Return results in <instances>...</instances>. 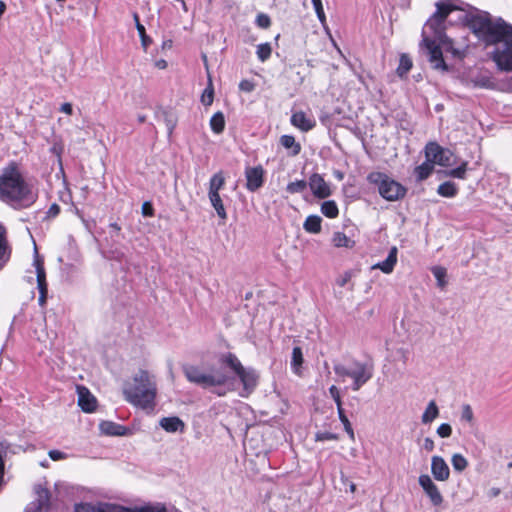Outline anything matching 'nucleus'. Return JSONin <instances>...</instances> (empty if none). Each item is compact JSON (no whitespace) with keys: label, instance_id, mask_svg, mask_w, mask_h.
I'll return each instance as SVG.
<instances>
[{"label":"nucleus","instance_id":"obj_1","mask_svg":"<svg viewBox=\"0 0 512 512\" xmlns=\"http://www.w3.org/2000/svg\"><path fill=\"white\" fill-rule=\"evenodd\" d=\"M38 199V193L33 191L20 172L18 163L9 162L0 174V201L15 210L31 207Z\"/></svg>","mask_w":512,"mask_h":512},{"label":"nucleus","instance_id":"obj_2","mask_svg":"<svg viewBox=\"0 0 512 512\" xmlns=\"http://www.w3.org/2000/svg\"><path fill=\"white\" fill-rule=\"evenodd\" d=\"M459 19L486 47L495 46L512 31L510 23L501 17L493 19L486 11L465 12Z\"/></svg>","mask_w":512,"mask_h":512},{"label":"nucleus","instance_id":"obj_3","mask_svg":"<svg viewBox=\"0 0 512 512\" xmlns=\"http://www.w3.org/2000/svg\"><path fill=\"white\" fill-rule=\"evenodd\" d=\"M463 4L464 2L461 0H439L436 2V11L428 18L422 28V38L434 39L435 42H439L443 46L446 52L456 55L458 51L454 49L453 40L446 34V20L452 12L464 11Z\"/></svg>","mask_w":512,"mask_h":512},{"label":"nucleus","instance_id":"obj_4","mask_svg":"<svg viewBox=\"0 0 512 512\" xmlns=\"http://www.w3.org/2000/svg\"><path fill=\"white\" fill-rule=\"evenodd\" d=\"M157 394L156 383L147 370L140 369L133 377V382L123 388L127 402L142 409H154Z\"/></svg>","mask_w":512,"mask_h":512},{"label":"nucleus","instance_id":"obj_5","mask_svg":"<svg viewBox=\"0 0 512 512\" xmlns=\"http://www.w3.org/2000/svg\"><path fill=\"white\" fill-rule=\"evenodd\" d=\"M219 363L228 368L239 379L242 385V389L239 391L240 397L247 398L256 390L259 385L260 374L254 367H244L232 352L222 354Z\"/></svg>","mask_w":512,"mask_h":512},{"label":"nucleus","instance_id":"obj_6","mask_svg":"<svg viewBox=\"0 0 512 512\" xmlns=\"http://www.w3.org/2000/svg\"><path fill=\"white\" fill-rule=\"evenodd\" d=\"M186 379L204 389L210 387L227 386L229 390H234L235 377L225 373L206 374L196 365L185 364L182 366Z\"/></svg>","mask_w":512,"mask_h":512},{"label":"nucleus","instance_id":"obj_7","mask_svg":"<svg viewBox=\"0 0 512 512\" xmlns=\"http://www.w3.org/2000/svg\"><path fill=\"white\" fill-rule=\"evenodd\" d=\"M367 181L377 187L379 195L389 202L403 199L408 191L404 185L380 171L370 172Z\"/></svg>","mask_w":512,"mask_h":512},{"label":"nucleus","instance_id":"obj_8","mask_svg":"<svg viewBox=\"0 0 512 512\" xmlns=\"http://www.w3.org/2000/svg\"><path fill=\"white\" fill-rule=\"evenodd\" d=\"M491 59L498 70L512 72V31L494 46Z\"/></svg>","mask_w":512,"mask_h":512},{"label":"nucleus","instance_id":"obj_9","mask_svg":"<svg viewBox=\"0 0 512 512\" xmlns=\"http://www.w3.org/2000/svg\"><path fill=\"white\" fill-rule=\"evenodd\" d=\"M420 46L425 47L427 50L428 60L435 70H441L443 72L449 71V66L443 57V46L439 42H435L434 39L425 38L421 40Z\"/></svg>","mask_w":512,"mask_h":512},{"label":"nucleus","instance_id":"obj_10","mask_svg":"<svg viewBox=\"0 0 512 512\" xmlns=\"http://www.w3.org/2000/svg\"><path fill=\"white\" fill-rule=\"evenodd\" d=\"M354 369L351 370L349 378L353 380L352 390L358 391L363 385H365L372 377L374 373L373 363L360 362L353 360Z\"/></svg>","mask_w":512,"mask_h":512},{"label":"nucleus","instance_id":"obj_11","mask_svg":"<svg viewBox=\"0 0 512 512\" xmlns=\"http://www.w3.org/2000/svg\"><path fill=\"white\" fill-rule=\"evenodd\" d=\"M418 482L426 496L429 498L431 504L434 507L441 506L444 498L431 477L428 474H421L418 478Z\"/></svg>","mask_w":512,"mask_h":512},{"label":"nucleus","instance_id":"obj_12","mask_svg":"<svg viewBox=\"0 0 512 512\" xmlns=\"http://www.w3.org/2000/svg\"><path fill=\"white\" fill-rule=\"evenodd\" d=\"M245 187L249 192L258 191L265 183V170L262 165L245 168Z\"/></svg>","mask_w":512,"mask_h":512},{"label":"nucleus","instance_id":"obj_13","mask_svg":"<svg viewBox=\"0 0 512 512\" xmlns=\"http://www.w3.org/2000/svg\"><path fill=\"white\" fill-rule=\"evenodd\" d=\"M308 186L317 199H326L332 195V190L324 177L319 173H313L308 180Z\"/></svg>","mask_w":512,"mask_h":512},{"label":"nucleus","instance_id":"obj_14","mask_svg":"<svg viewBox=\"0 0 512 512\" xmlns=\"http://www.w3.org/2000/svg\"><path fill=\"white\" fill-rule=\"evenodd\" d=\"M34 492L37 498L31 503L32 512H48L51 508V493L48 488L41 484H36L34 486Z\"/></svg>","mask_w":512,"mask_h":512},{"label":"nucleus","instance_id":"obj_15","mask_svg":"<svg viewBox=\"0 0 512 512\" xmlns=\"http://www.w3.org/2000/svg\"><path fill=\"white\" fill-rule=\"evenodd\" d=\"M78 392V406L85 413H92L97 408V399L96 397L89 391L88 388L84 386L77 387Z\"/></svg>","mask_w":512,"mask_h":512},{"label":"nucleus","instance_id":"obj_16","mask_svg":"<svg viewBox=\"0 0 512 512\" xmlns=\"http://www.w3.org/2000/svg\"><path fill=\"white\" fill-rule=\"evenodd\" d=\"M431 473L435 480L444 482L450 477V468L443 457L435 455L431 459Z\"/></svg>","mask_w":512,"mask_h":512},{"label":"nucleus","instance_id":"obj_17","mask_svg":"<svg viewBox=\"0 0 512 512\" xmlns=\"http://www.w3.org/2000/svg\"><path fill=\"white\" fill-rule=\"evenodd\" d=\"M155 117L158 120L164 121L167 128L168 137L170 138L178 122V117L175 111L169 107H158L155 111Z\"/></svg>","mask_w":512,"mask_h":512},{"label":"nucleus","instance_id":"obj_18","mask_svg":"<svg viewBox=\"0 0 512 512\" xmlns=\"http://www.w3.org/2000/svg\"><path fill=\"white\" fill-rule=\"evenodd\" d=\"M116 504L80 502L74 505V512H117Z\"/></svg>","mask_w":512,"mask_h":512},{"label":"nucleus","instance_id":"obj_19","mask_svg":"<svg viewBox=\"0 0 512 512\" xmlns=\"http://www.w3.org/2000/svg\"><path fill=\"white\" fill-rule=\"evenodd\" d=\"M290 122L302 132H308L316 126V121L308 117L303 111L294 112L291 115Z\"/></svg>","mask_w":512,"mask_h":512},{"label":"nucleus","instance_id":"obj_20","mask_svg":"<svg viewBox=\"0 0 512 512\" xmlns=\"http://www.w3.org/2000/svg\"><path fill=\"white\" fill-rule=\"evenodd\" d=\"M397 254L398 249L396 246L391 247L389 253L385 260L377 262L374 264L371 269H379L385 274H390L393 272L396 264H397Z\"/></svg>","mask_w":512,"mask_h":512},{"label":"nucleus","instance_id":"obj_21","mask_svg":"<svg viewBox=\"0 0 512 512\" xmlns=\"http://www.w3.org/2000/svg\"><path fill=\"white\" fill-rule=\"evenodd\" d=\"M159 425L168 433H183L185 431V423L178 416L163 417L160 419Z\"/></svg>","mask_w":512,"mask_h":512},{"label":"nucleus","instance_id":"obj_22","mask_svg":"<svg viewBox=\"0 0 512 512\" xmlns=\"http://www.w3.org/2000/svg\"><path fill=\"white\" fill-rule=\"evenodd\" d=\"M100 429L105 435L109 436H125L130 433L129 428L112 421L101 422Z\"/></svg>","mask_w":512,"mask_h":512},{"label":"nucleus","instance_id":"obj_23","mask_svg":"<svg viewBox=\"0 0 512 512\" xmlns=\"http://www.w3.org/2000/svg\"><path fill=\"white\" fill-rule=\"evenodd\" d=\"M117 512H167V508L164 504H147L141 507H125L117 505Z\"/></svg>","mask_w":512,"mask_h":512},{"label":"nucleus","instance_id":"obj_24","mask_svg":"<svg viewBox=\"0 0 512 512\" xmlns=\"http://www.w3.org/2000/svg\"><path fill=\"white\" fill-rule=\"evenodd\" d=\"M11 247L7 239V230L0 222V261H8L11 256Z\"/></svg>","mask_w":512,"mask_h":512},{"label":"nucleus","instance_id":"obj_25","mask_svg":"<svg viewBox=\"0 0 512 512\" xmlns=\"http://www.w3.org/2000/svg\"><path fill=\"white\" fill-rule=\"evenodd\" d=\"M449 153V150L442 148L437 142H429L425 146V157L426 161L434 164L435 159L441 154Z\"/></svg>","mask_w":512,"mask_h":512},{"label":"nucleus","instance_id":"obj_26","mask_svg":"<svg viewBox=\"0 0 512 512\" xmlns=\"http://www.w3.org/2000/svg\"><path fill=\"white\" fill-rule=\"evenodd\" d=\"M322 218L319 215H309L304 223L303 229L311 234H318L322 230Z\"/></svg>","mask_w":512,"mask_h":512},{"label":"nucleus","instance_id":"obj_27","mask_svg":"<svg viewBox=\"0 0 512 512\" xmlns=\"http://www.w3.org/2000/svg\"><path fill=\"white\" fill-rule=\"evenodd\" d=\"M225 185V177L222 171L213 174L209 181L208 194H220Z\"/></svg>","mask_w":512,"mask_h":512},{"label":"nucleus","instance_id":"obj_28","mask_svg":"<svg viewBox=\"0 0 512 512\" xmlns=\"http://www.w3.org/2000/svg\"><path fill=\"white\" fill-rule=\"evenodd\" d=\"M332 244L337 248H353L355 246V241L350 237L346 236L345 233L337 231L333 233L332 236Z\"/></svg>","mask_w":512,"mask_h":512},{"label":"nucleus","instance_id":"obj_29","mask_svg":"<svg viewBox=\"0 0 512 512\" xmlns=\"http://www.w3.org/2000/svg\"><path fill=\"white\" fill-rule=\"evenodd\" d=\"M459 188L453 181H445L437 188V193L445 198H453L457 196Z\"/></svg>","mask_w":512,"mask_h":512},{"label":"nucleus","instance_id":"obj_30","mask_svg":"<svg viewBox=\"0 0 512 512\" xmlns=\"http://www.w3.org/2000/svg\"><path fill=\"white\" fill-rule=\"evenodd\" d=\"M208 198L212 207L215 209L217 216L221 220L225 221L227 219V212L220 194H208Z\"/></svg>","mask_w":512,"mask_h":512},{"label":"nucleus","instance_id":"obj_31","mask_svg":"<svg viewBox=\"0 0 512 512\" xmlns=\"http://www.w3.org/2000/svg\"><path fill=\"white\" fill-rule=\"evenodd\" d=\"M433 170H434L433 163H431L429 161L423 162L422 164L418 165L414 169V174H415L416 180L417 181L426 180L432 174Z\"/></svg>","mask_w":512,"mask_h":512},{"label":"nucleus","instance_id":"obj_32","mask_svg":"<svg viewBox=\"0 0 512 512\" xmlns=\"http://www.w3.org/2000/svg\"><path fill=\"white\" fill-rule=\"evenodd\" d=\"M304 362L303 352L301 347L295 346L292 350L291 369L296 375L301 374V367Z\"/></svg>","mask_w":512,"mask_h":512},{"label":"nucleus","instance_id":"obj_33","mask_svg":"<svg viewBox=\"0 0 512 512\" xmlns=\"http://www.w3.org/2000/svg\"><path fill=\"white\" fill-rule=\"evenodd\" d=\"M210 128L213 133L221 134L225 129V117L221 111H218L210 118Z\"/></svg>","mask_w":512,"mask_h":512},{"label":"nucleus","instance_id":"obj_34","mask_svg":"<svg viewBox=\"0 0 512 512\" xmlns=\"http://www.w3.org/2000/svg\"><path fill=\"white\" fill-rule=\"evenodd\" d=\"M280 143L284 148L291 149V156H296L301 152L300 143L296 142L295 137L292 135H282Z\"/></svg>","mask_w":512,"mask_h":512},{"label":"nucleus","instance_id":"obj_35","mask_svg":"<svg viewBox=\"0 0 512 512\" xmlns=\"http://www.w3.org/2000/svg\"><path fill=\"white\" fill-rule=\"evenodd\" d=\"M33 264L36 269V278L39 280H46V272L44 268V258L39 255L36 245L34 246V260Z\"/></svg>","mask_w":512,"mask_h":512},{"label":"nucleus","instance_id":"obj_36","mask_svg":"<svg viewBox=\"0 0 512 512\" xmlns=\"http://www.w3.org/2000/svg\"><path fill=\"white\" fill-rule=\"evenodd\" d=\"M412 68V60L407 54H401L399 59V65L396 69L397 75L403 79L407 76V73Z\"/></svg>","mask_w":512,"mask_h":512},{"label":"nucleus","instance_id":"obj_37","mask_svg":"<svg viewBox=\"0 0 512 512\" xmlns=\"http://www.w3.org/2000/svg\"><path fill=\"white\" fill-rule=\"evenodd\" d=\"M438 416H439L438 406L436 405L435 401L432 400L429 402V404L427 405V407L422 415V423L429 424L434 419H436Z\"/></svg>","mask_w":512,"mask_h":512},{"label":"nucleus","instance_id":"obj_38","mask_svg":"<svg viewBox=\"0 0 512 512\" xmlns=\"http://www.w3.org/2000/svg\"><path fill=\"white\" fill-rule=\"evenodd\" d=\"M472 83L473 86L476 88L493 89L495 87L493 78L485 74L477 75L475 78L472 79Z\"/></svg>","mask_w":512,"mask_h":512},{"label":"nucleus","instance_id":"obj_39","mask_svg":"<svg viewBox=\"0 0 512 512\" xmlns=\"http://www.w3.org/2000/svg\"><path fill=\"white\" fill-rule=\"evenodd\" d=\"M321 212L327 218H336L339 214V209L334 200H326L321 204Z\"/></svg>","mask_w":512,"mask_h":512},{"label":"nucleus","instance_id":"obj_40","mask_svg":"<svg viewBox=\"0 0 512 512\" xmlns=\"http://www.w3.org/2000/svg\"><path fill=\"white\" fill-rule=\"evenodd\" d=\"M433 276L437 281V286L443 289L447 285V270L442 266H434L431 269Z\"/></svg>","mask_w":512,"mask_h":512},{"label":"nucleus","instance_id":"obj_41","mask_svg":"<svg viewBox=\"0 0 512 512\" xmlns=\"http://www.w3.org/2000/svg\"><path fill=\"white\" fill-rule=\"evenodd\" d=\"M338 417L341 423L343 424L345 432L349 435L351 439H354V430L352 428V425L346 415V410L341 406L340 408H337Z\"/></svg>","mask_w":512,"mask_h":512},{"label":"nucleus","instance_id":"obj_42","mask_svg":"<svg viewBox=\"0 0 512 512\" xmlns=\"http://www.w3.org/2000/svg\"><path fill=\"white\" fill-rule=\"evenodd\" d=\"M451 463L453 469L459 473L463 472L468 467L467 459L460 453L453 454L451 458Z\"/></svg>","mask_w":512,"mask_h":512},{"label":"nucleus","instance_id":"obj_43","mask_svg":"<svg viewBox=\"0 0 512 512\" xmlns=\"http://www.w3.org/2000/svg\"><path fill=\"white\" fill-rule=\"evenodd\" d=\"M259 61L266 62L272 54V46L269 42L261 43L257 46L256 50Z\"/></svg>","mask_w":512,"mask_h":512},{"label":"nucleus","instance_id":"obj_44","mask_svg":"<svg viewBox=\"0 0 512 512\" xmlns=\"http://www.w3.org/2000/svg\"><path fill=\"white\" fill-rule=\"evenodd\" d=\"M468 162H462L458 167L445 171V175L457 179H465Z\"/></svg>","mask_w":512,"mask_h":512},{"label":"nucleus","instance_id":"obj_45","mask_svg":"<svg viewBox=\"0 0 512 512\" xmlns=\"http://www.w3.org/2000/svg\"><path fill=\"white\" fill-rule=\"evenodd\" d=\"M307 186L308 182L306 180H296L287 184L286 191L290 194H298L304 192Z\"/></svg>","mask_w":512,"mask_h":512},{"label":"nucleus","instance_id":"obj_46","mask_svg":"<svg viewBox=\"0 0 512 512\" xmlns=\"http://www.w3.org/2000/svg\"><path fill=\"white\" fill-rule=\"evenodd\" d=\"M136 30L141 40V46L146 52L149 46L152 44V38L146 34V29L143 24H138Z\"/></svg>","mask_w":512,"mask_h":512},{"label":"nucleus","instance_id":"obj_47","mask_svg":"<svg viewBox=\"0 0 512 512\" xmlns=\"http://www.w3.org/2000/svg\"><path fill=\"white\" fill-rule=\"evenodd\" d=\"M339 436L336 433L328 432V431H318L315 434V441L324 442L330 440H338Z\"/></svg>","mask_w":512,"mask_h":512},{"label":"nucleus","instance_id":"obj_48","mask_svg":"<svg viewBox=\"0 0 512 512\" xmlns=\"http://www.w3.org/2000/svg\"><path fill=\"white\" fill-rule=\"evenodd\" d=\"M213 99H214V90L210 83L209 86L204 90V92L201 96V101L204 105L208 106V105L212 104Z\"/></svg>","mask_w":512,"mask_h":512},{"label":"nucleus","instance_id":"obj_49","mask_svg":"<svg viewBox=\"0 0 512 512\" xmlns=\"http://www.w3.org/2000/svg\"><path fill=\"white\" fill-rule=\"evenodd\" d=\"M255 23L262 29H267L271 25V19L267 14L259 13L256 16Z\"/></svg>","mask_w":512,"mask_h":512},{"label":"nucleus","instance_id":"obj_50","mask_svg":"<svg viewBox=\"0 0 512 512\" xmlns=\"http://www.w3.org/2000/svg\"><path fill=\"white\" fill-rule=\"evenodd\" d=\"M474 419L472 407L469 404H464L461 411V420L471 423Z\"/></svg>","mask_w":512,"mask_h":512},{"label":"nucleus","instance_id":"obj_51","mask_svg":"<svg viewBox=\"0 0 512 512\" xmlns=\"http://www.w3.org/2000/svg\"><path fill=\"white\" fill-rule=\"evenodd\" d=\"M329 394L332 397V399L334 400L337 408H340L341 406H343V402H342L341 395H340V390L338 387H336L335 385L330 386Z\"/></svg>","mask_w":512,"mask_h":512},{"label":"nucleus","instance_id":"obj_52","mask_svg":"<svg viewBox=\"0 0 512 512\" xmlns=\"http://www.w3.org/2000/svg\"><path fill=\"white\" fill-rule=\"evenodd\" d=\"M437 434L441 438H448L452 435V427L448 423H442L437 428Z\"/></svg>","mask_w":512,"mask_h":512},{"label":"nucleus","instance_id":"obj_53","mask_svg":"<svg viewBox=\"0 0 512 512\" xmlns=\"http://www.w3.org/2000/svg\"><path fill=\"white\" fill-rule=\"evenodd\" d=\"M63 145L60 142H55L49 149L50 153L55 155L58 158V162L60 166L62 167V153H63Z\"/></svg>","mask_w":512,"mask_h":512},{"label":"nucleus","instance_id":"obj_54","mask_svg":"<svg viewBox=\"0 0 512 512\" xmlns=\"http://www.w3.org/2000/svg\"><path fill=\"white\" fill-rule=\"evenodd\" d=\"M333 369L337 376L343 377V378L349 377L351 370H352V369L347 368L345 365H343L341 363L334 364Z\"/></svg>","mask_w":512,"mask_h":512},{"label":"nucleus","instance_id":"obj_55","mask_svg":"<svg viewBox=\"0 0 512 512\" xmlns=\"http://www.w3.org/2000/svg\"><path fill=\"white\" fill-rule=\"evenodd\" d=\"M141 213L144 217H153L155 209L151 201H145L141 207Z\"/></svg>","mask_w":512,"mask_h":512},{"label":"nucleus","instance_id":"obj_56","mask_svg":"<svg viewBox=\"0 0 512 512\" xmlns=\"http://www.w3.org/2000/svg\"><path fill=\"white\" fill-rule=\"evenodd\" d=\"M352 277H353V271H351V270L345 271L342 275H340L336 279V284L339 287H344L351 280Z\"/></svg>","mask_w":512,"mask_h":512},{"label":"nucleus","instance_id":"obj_57","mask_svg":"<svg viewBox=\"0 0 512 512\" xmlns=\"http://www.w3.org/2000/svg\"><path fill=\"white\" fill-rule=\"evenodd\" d=\"M255 89V83L248 79H243L239 83V90L250 93Z\"/></svg>","mask_w":512,"mask_h":512},{"label":"nucleus","instance_id":"obj_58","mask_svg":"<svg viewBox=\"0 0 512 512\" xmlns=\"http://www.w3.org/2000/svg\"><path fill=\"white\" fill-rule=\"evenodd\" d=\"M48 455H49L50 459L53 461H59V460H63V459L67 458L66 453H64L60 450H56V449L50 450L48 452Z\"/></svg>","mask_w":512,"mask_h":512},{"label":"nucleus","instance_id":"obj_59","mask_svg":"<svg viewBox=\"0 0 512 512\" xmlns=\"http://www.w3.org/2000/svg\"><path fill=\"white\" fill-rule=\"evenodd\" d=\"M60 211H61L60 206L57 203H53L49 207L48 211L46 212V217L47 218H55L59 215Z\"/></svg>","mask_w":512,"mask_h":512},{"label":"nucleus","instance_id":"obj_60","mask_svg":"<svg viewBox=\"0 0 512 512\" xmlns=\"http://www.w3.org/2000/svg\"><path fill=\"white\" fill-rule=\"evenodd\" d=\"M450 155L451 153H445V154H441L440 156H438L437 159H435V162L436 164L438 165H441V166H448L450 165L449 161H450Z\"/></svg>","mask_w":512,"mask_h":512},{"label":"nucleus","instance_id":"obj_61","mask_svg":"<svg viewBox=\"0 0 512 512\" xmlns=\"http://www.w3.org/2000/svg\"><path fill=\"white\" fill-rule=\"evenodd\" d=\"M313 7L315 9V12H316V15H317L319 21L321 23H324L326 21V16H325V12H324L322 3L315 5Z\"/></svg>","mask_w":512,"mask_h":512},{"label":"nucleus","instance_id":"obj_62","mask_svg":"<svg viewBox=\"0 0 512 512\" xmlns=\"http://www.w3.org/2000/svg\"><path fill=\"white\" fill-rule=\"evenodd\" d=\"M423 448L429 452L433 451L435 448L434 441L430 437H426L424 439Z\"/></svg>","mask_w":512,"mask_h":512},{"label":"nucleus","instance_id":"obj_63","mask_svg":"<svg viewBox=\"0 0 512 512\" xmlns=\"http://www.w3.org/2000/svg\"><path fill=\"white\" fill-rule=\"evenodd\" d=\"M60 111L67 114V115H72L73 113V107H72V104L69 103V102H65L63 103L61 106H60Z\"/></svg>","mask_w":512,"mask_h":512},{"label":"nucleus","instance_id":"obj_64","mask_svg":"<svg viewBox=\"0 0 512 512\" xmlns=\"http://www.w3.org/2000/svg\"><path fill=\"white\" fill-rule=\"evenodd\" d=\"M37 287H38L39 293H41V292L48 293V283H47V280H39V281H37Z\"/></svg>","mask_w":512,"mask_h":512}]
</instances>
